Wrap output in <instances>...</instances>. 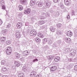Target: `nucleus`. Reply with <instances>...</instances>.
Returning <instances> with one entry per match:
<instances>
[{
    "label": "nucleus",
    "instance_id": "1",
    "mask_svg": "<svg viewBox=\"0 0 77 77\" xmlns=\"http://www.w3.org/2000/svg\"><path fill=\"white\" fill-rule=\"evenodd\" d=\"M12 51V49L10 47H8L7 48L6 50V53L8 55L9 54H11V52Z\"/></svg>",
    "mask_w": 77,
    "mask_h": 77
},
{
    "label": "nucleus",
    "instance_id": "2",
    "mask_svg": "<svg viewBox=\"0 0 77 77\" xmlns=\"http://www.w3.org/2000/svg\"><path fill=\"white\" fill-rule=\"evenodd\" d=\"M50 29V30L52 31V32H54L56 31V28L55 26H51Z\"/></svg>",
    "mask_w": 77,
    "mask_h": 77
},
{
    "label": "nucleus",
    "instance_id": "3",
    "mask_svg": "<svg viewBox=\"0 0 77 77\" xmlns=\"http://www.w3.org/2000/svg\"><path fill=\"white\" fill-rule=\"evenodd\" d=\"M45 3L46 8H49L50 6V5H51L50 3L47 1L45 2Z\"/></svg>",
    "mask_w": 77,
    "mask_h": 77
},
{
    "label": "nucleus",
    "instance_id": "4",
    "mask_svg": "<svg viewBox=\"0 0 77 77\" xmlns=\"http://www.w3.org/2000/svg\"><path fill=\"white\" fill-rule=\"evenodd\" d=\"M30 36H33L36 35V32L35 31H31L30 33Z\"/></svg>",
    "mask_w": 77,
    "mask_h": 77
},
{
    "label": "nucleus",
    "instance_id": "5",
    "mask_svg": "<svg viewBox=\"0 0 77 77\" xmlns=\"http://www.w3.org/2000/svg\"><path fill=\"white\" fill-rule=\"evenodd\" d=\"M30 9L29 8H28L27 10H24V13L25 14H30Z\"/></svg>",
    "mask_w": 77,
    "mask_h": 77
},
{
    "label": "nucleus",
    "instance_id": "6",
    "mask_svg": "<svg viewBox=\"0 0 77 77\" xmlns=\"http://www.w3.org/2000/svg\"><path fill=\"white\" fill-rule=\"evenodd\" d=\"M64 2L66 5H69L71 4L69 0H64Z\"/></svg>",
    "mask_w": 77,
    "mask_h": 77
},
{
    "label": "nucleus",
    "instance_id": "7",
    "mask_svg": "<svg viewBox=\"0 0 77 77\" xmlns=\"http://www.w3.org/2000/svg\"><path fill=\"white\" fill-rule=\"evenodd\" d=\"M36 4L38 5L39 7H41L43 5L42 3L39 2V1L37 2Z\"/></svg>",
    "mask_w": 77,
    "mask_h": 77
},
{
    "label": "nucleus",
    "instance_id": "8",
    "mask_svg": "<svg viewBox=\"0 0 77 77\" xmlns=\"http://www.w3.org/2000/svg\"><path fill=\"white\" fill-rule=\"evenodd\" d=\"M56 69H57V67L56 66H54L52 67L51 69V71L54 72L55 71V70H56Z\"/></svg>",
    "mask_w": 77,
    "mask_h": 77
},
{
    "label": "nucleus",
    "instance_id": "9",
    "mask_svg": "<svg viewBox=\"0 0 77 77\" xmlns=\"http://www.w3.org/2000/svg\"><path fill=\"white\" fill-rule=\"evenodd\" d=\"M23 24H22V23H18L17 24V27L18 29H20L21 28V27L22 26H23Z\"/></svg>",
    "mask_w": 77,
    "mask_h": 77
},
{
    "label": "nucleus",
    "instance_id": "10",
    "mask_svg": "<svg viewBox=\"0 0 77 77\" xmlns=\"http://www.w3.org/2000/svg\"><path fill=\"white\" fill-rule=\"evenodd\" d=\"M14 54L16 58H20V54L18 53L17 52H15L14 53Z\"/></svg>",
    "mask_w": 77,
    "mask_h": 77
},
{
    "label": "nucleus",
    "instance_id": "11",
    "mask_svg": "<svg viewBox=\"0 0 77 77\" xmlns=\"http://www.w3.org/2000/svg\"><path fill=\"white\" fill-rule=\"evenodd\" d=\"M35 4V0H32L30 2V6H33Z\"/></svg>",
    "mask_w": 77,
    "mask_h": 77
},
{
    "label": "nucleus",
    "instance_id": "12",
    "mask_svg": "<svg viewBox=\"0 0 77 77\" xmlns=\"http://www.w3.org/2000/svg\"><path fill=\"white\" fill-rule=\"evenodd\" d=\"M66 35L67 36L71 37V36H72V34L71 33V31H69L67 32Z\"/></svg>",
    "mask_w": 77,
    "mask_h": 77
},
{
    "label": "nucleus",
    "instance_id": "13",
    "mask_svg": "<svg viewBox=\"0 0 77 77\" xmlns=\"http://www.w3.org/2000/svg\"><path fill=\"white\" fill-rule=\"evenodd\" d=\"M16 35L17 38H20V32L18 31L16 32Z\"/></svg>",
    "mask_w": 77,
    "mask_h": 77
},
{
    "label": "nucleus",
    "instance_id": "14",
    "mask_svg": "<svg viewBox=\"0 0 77 77\" xmlns=\"http://www.w3.org/2000/svg\"><path fill=\"white\" fill-rule=\"evenodd\" d=\"M14 64L15 65V66L16 67H18V66H20V64L19 63V62L15 61L14 62Z\"/></svg>",
    "mask_w": 77,
    "mask_h": 77
},
{
    "label": "nucleus",
    "instance_id": "15",
    "mask_svg": "<svg viewBox=\"0 0 77 77\" xmlns=\"http://www.w3.org/2000/svg\"><path fill=\"white\" fill-rule=\"evenodd\" d=\"M36 75V72L33 71L31 73L30 75V76L31 77H34Z\"/></svg>",
    "mask_w": 77,
    "mask_h": 77
},
{
    "label": "nucleus",
    "instance_id": "16",
    "mask_svg": "<svg viewBox=\"0 0 77 77\" xmlns=\"http://www.w3.org/2000/svg\"><path fill=\"white\" fill-rule=\"evenodd\" d=\"M57 34L58 35H61L63 34V31H57Z\"/></svg>",
    "mask_w": 77,
    "mask_h": 77
},
{
    "label": "nucleus",
    "instance_id": "17",
    "mask_svg": "<svg viewBox=\"0 0 77 77\" xmlns=\"http://www.w3.org/2000/svg\"><path fill=\"white\" fill-rule=\"evenodd\" d=\"M0 39L1 42H5L6 41V38L5 37H2L0 38Z\"/></svg>",
    "mask_w": 77,
    "mask_h": 77
},
{
    "label": "nucleus",
    "instance_id": "18",
    "mask_svg": "<svg viewBox=\"0 0 77 77\" xmlns=\"http://www.w3.org/2000/svg\"><path fill=\"white\" fill-rule=\"evenodd\" d=\"M18 75V77H23L24 76V74L22 72L19 73Z\"/></svg>",
    "mask_w": 77,
    "mask_h": 77
},
{
    "label": "nucleus",
    "instance_id": "19",
    "mask_svg": "<svg viewBox=\"0 0 77 77\" xmlns=\"http://www.w3.org/2000/svg\"><path fill=\"white\" fill-rule=\"evenodd\" d=\"M65 41L66 42H69L71 41V39L69 38H65Z\"/></svg>",
    "mask_w": 77,
    "mask_h": 77
},
{
    "label": "nucleus",
    "instance_id": "20",
    "mask_svg": "<svg viewBox=\"0 0 77 77\" xmlns=\"http://www.w3.org/2000/svg\"><path fill=\"white\" fill-rule=\"evenodd\" d=\"M38 36L39 38H43L44 37V36L43 34H42L41 33H38Z\"/></svg>",
    "mask_w": 77,
    "mask_h": 77
},
{
    "label": "nucleus",
    "instance_id": "21",
    "mask_svg": "<svg viewBox=\"0 0 77 77\" xmlns=\"http://www.w3.org/2000/svg\"><path fill=\"white\" fill-rule=\"evenodd\" d=\"M47 42V39L46 38H45L43 40L42 43L43 44H45Z\"/></svg>",
    "mask_w": 77,
    "mask_h": 77
},
{
    "label": "nucleus",
    "instance_id": "22",
    "mask_svg": "<svg viewBox=\"0 0 77 77\" xmlns=\"http://www.w3.org/2000/svg\"><path fill=\"white\" fill-rule=\"evenodd\" d=\"M45 22L43 20L39 21L38 24H39V25H42V24H43Z\"/></svg>",
    "mask_w": 77,
    "mask_h": 77
},
{
    "label": "nucleus",
    "instance_id": "23",
    "mask_svg": "<svg viewBox=\"0 0 77 77\" xmlns=\"http://www.w3.org/2000/svg\"><path fill=\"white\" fill-rule=\"evenodd\" d=\"M5 4V1L3 0H1L0 2V6H2L4 5Z\"/></svg>",
    "mask_w": 77,
    "mask_h": 77
},
{
    "label": "nucleus",
    "instance_id": "24",
    "mask_svg": "<svg viewBox=\"0 0 77 77\" xmlns=\"http://www.w3.org/2000/svg\"><path fill=\"white\" fill-rule=\"evenodd\" d=\"M54 60L55 62H58V61L60 60V57H56L54 58Z\"/></svg>",
    "mask_w": 77,
    "mask_h": 77
},
{
    "label": "nucleus",
    "instance_id": "25",
    "mask_svg": "<svg viewBox=\"0 0 77 77\" xmlns=\"http://www.w3.org/2000/svg\"><path fill=\"white\" fill-rule=\"evenodd\" d=\"M26 2V0H20V3L22 5L24 4V3Z\"/></svg>",
    "mask_w": 77,
    "mask_h": 77
},
{
    "label": "nucleus",
    "instance_id": "26",
    "mask_svg": "<svg viewBox=\"0 0 77 77\" xmlns=\"http://www.w3.org/2000/svg\"><path fill=\"white\" fill-rule=\"evenodd\" d=\"M18 8H19V9L20 11H22V9H23V7L21 5H20L18 6Z\"/></svg>",
    "mask_w": 77,
    "mask_h": 77
},
{
    "label": "nucleus",
    "instance_id": "27",
    "mask_svg": "<svg viewBox=\"0 0 77 77\" xmlns=\"http://www.w3.org/2000/svg\"><path fill=\"white\" fill-rule=\"evenodd\" d=\"M65 51L66 52H67L68 53V52H69V51H70V48H66L65 50Z\"/></svg>",
    "mask_w": 77,
    "mask_h": 77
},
{
    "label": "nucleus",
    "instance_id": "28",
    "mask_svg": "<svg viewBox=\"0 0 77 77\" xmlns=\"http://www.w3.org/2000/svg\"><path fill=\"white\" fill-rule=\"evenodd\" d=\"M6 43L7 45H10V44H11V42L10 41L8 40L7 41H6Z\"/></svg>",
    "mask_w": 77,
    "mask_h": 77
},
{
    "label": "nucleus",
    "instance_id": "29",
    "mask_svg": "<svg viewBox=\"0 0 77 77\" xmlns=\"http://www.w3.org/2000/svg\"><path fill=\"white\" fill-rule=\"evenodd\" d=\"M60 7L61 9H64V5H63V4H60Z\"/></svg>",
    "mask_w": 77,
    "mask_h": 77
},
{
    "label": "nucleus",
    "instance_id": "30",
    "mask_svg": "<svg viewBox=\"0 0 77 77\" xmlns=\"http://www.w3.org/2000/svg\"><path fill=\"white\" fill-rule=\"evenodd\" d=\"M75 51V50L72 49L71 50H70V53H76Z\"/></svg>",
    "mask_w": 77,
    "mask_h": 77
},
{
    "label": "nucleus",
    "instance_id": "31",
    "mask_svg": "<svg viewBox=\"0 0 77 77\" xmlns=\"http://www.w3.org/2000/svg\"><path fill=\"white\" fill-rule=\"evenodd\" d=\"M41 41V39H39V38H37L35 39V41L37 42H40Z\"/></svg>",
    "mask_w": 77,
    "mask_h": 77
},
{
    "label": "nucleus",
    "instance_id": "32",
    "mask_svg": "<svg viewBox=\"0 0 77 77\" xmlns=\"http://www.w3.org/2000/svg\"><path fill=\"white\" fill-rule=\"evenodd\" d=\"M48 58L49 60H51L53 59V57L51 56H48Z\"/></svg>",
    "mask_w": 77,
    "mask_h": 77
},
{
    "label": "nucleus",
    "instance_id": "33",
    "mask_svg": "<svg viewBox=\"0 0 77 77\" xmlns=\"http://www.w3.org/2000/svg\"><path fill=\"white\" fill-rule=\"evenodd\" d=\"M2 71H4V72H5V71H7V68L5 67H3L2 69Z\"/></svg>",
    "mask_w": 77,
    "mask_h": 77
},
{
    "label": "nucleus",
    "instance_id": "34",
    "mask_svg": "<svg viewBox=\"0 0 77 77\" xmlns=\"http://www.w3.org/2000/svg\"><path fill=\"white\" fill-rule=\"evenodd\" d=\"M75 55V52H74L73 53H71V56H72V57H74Z\"/></svg>",
    "mask_w": 77,
    "mask_h": 77
},
{
    "label": "nucleus",
    "instance_id": "35",
    "mask_svg": "<svg viewBox=\"0 0 77 77\" xmlns=\"http://www.w3.org/2000/svg\"><path fill=\"white\" fill-rule=\"evenodd\" d=\"M24 53L25 55H28L29 54V52L27 51H26L24 52Z\"/></svg>",
    "mask_w": 77,
    "mask_h": 77
},
{
    "label": "nucleus",
    "instance_id": "36",
    "mask_svg": "<svg viewBox=\"0 0 77 77\" xmlns=\"http://www.w3.org/2000/svg\"><path fill=\"white\" fill-rule=\"evenodd\" d=\"M6 63V61L5 60H2L1 62V64L2 65H4Z\"/></svg>",
    "mask_w": 77,
    "mask_h": 77
},
{
    "label": "nucleus",
    "instance_id": "37",
    "mask_svg": "<svg viewBox=\"0 0 77 77\" xmlns=\"http://www.w3.org/2000/svg\"><path fill=\"white\" fill-rule=\"evenodd\" d=\"M59 15V13L58 11L56 12L55 16V17H58Z\"/></svg>",
    "mask_w": 77,
    "mask_h": 77
},
{
    "label": "nucleus",
    "instance_id": "38",
    "mask_svg": "<svg viewBox=\"0 0 77 77\" xmlns=\"http://www.w3.org/2000/svg\"><path fill=\"white\" fill-rule=\"evenodd\" d=\"M26 68H27V66H26L25 68L24 67L23 68V70L24 72H26V71H27V69H26Z\"/></svg>",
    "mask_w": 77,
    "mask_h": 77
},
{
    "label": "nucleus",
    "instance_id": "39",
    "mask_svg": "<svg viewBox=\"0 0 77 77\" xmlns=\"http://www.w3.org/2000/svg\"><path fill=\"white\" fill-rule=\"evenodd\" d=\"M50 16V14L48 13V12L47 13H45V17H49Z\"/></svg>",
    "mask_w": 77,
    "mask_h": 77
},
{
    "label": "nucleus",
    "instance_id": "40",
    "mask_svg": "<svg viewBox=\"0 0 77 77\" xmlns=\"http://www.w3.org/2000/svg\"><path fill=\"white\" fill-rule=\"evenodd\" d=\"M61 23H58V24H57V26L58 27H61Z\"/></svg>",
    "mask_w": 77,
    "mask_h": 77
},
{
    "label": "nucleus",
    "instance_id": "41",
    "mask_svg": "<svg viewBox=\"0 0 77 77\" xmlns=\"http://www.w3.org/2000/svg\"><path fill=\"white\" fill-rule=\"evenodd\" d=\"M44 48H45L46 49H49V48L48 45H46L44 46Z\"/></svg>",
    "mask_w": 77,
    "mask_h": 77
},
{
    "label": "nucleus",
    "instance_id": "42",
    "mask_svg": "<svg viewBox=\"0 0 77 77\" xmlns=\"http://www.w3.org/2000/svg\"><path fill=\"white\" fill-rule=\"evenodd\" d=\"M2 9L4 10H5V9H6V7L5 6V5H3L2 6Z\"/></svg>",
    "mask_w": 77,
    "mask_h": 77
},
{
    "label": "nucleus",
    "instance_id": "43",
    "mask_svg": "<svg viewBox=\"0 0 77 77\" xmlns=\"http://www.w3.org/2000/svg\"><path fill=\"white\" fill-rule=\"evenodd\" d=\"M38 60L37 59H35L33 61V62H38Z\"/></svg>",
    "mask_w": 77,
    "mask_h": 77
},
{
    "label": "nucleus",
    "instance_id": "44",
    "mask_svg": "<svg viewBox=\"0 0 77 77\" xmlns=\"http://www.w3.org/2000/svg\"><path fill=\"white\" fill-rule=\"evenodd\" d=\"M75 12L74 11H72V15H75Z\"/></svg>",
    "mask_w": 77,
    "mask_h": 77
},
{
    "label": "nucleus",
    "instance_id": "45",
    "mask_svg": "<svg viewBox=\"0 0 77 77\" xmlns=\"http://www.w3.org/2000/svg\"><path fill=\"white\" fill-rule=\"evenodd\" d=\"M11 27V24H8L7 25V28H9Z\"/></svg>",
    "mask_w": 77,
    "mask_h": 77
},
{
    "label": "nucleus",
    "instance_id": "46",
    "mask_svg": "<svg viewBox=\"0 0 77 77\" xmlns=\"http://www.w3.org/2000/svg\"><path fill=\"white\" fill-rule=\"evenodd\" d=\"M2 23L3 21H2V19H0V25H2Z\"/></svg>",
    "mask_w": 77,
    "mask_h": 77
},
{
    "label": "nucleus",
    "instance_id": "47",
    "mask_svg": "<svg viewBox=\"0 0 77 77\" xmlns=\"http://www.w3.org/2000/svg\"><path fill=\"white\" fill-rule=\"evenodd\" d=\"M52 42H52V41L50 40L49 41L48 44H52Z\"/></svg>",
    "mask_w": 77,
    "mask_h": 77
},
{
    "label": "nucleus",
    "instance_id": "48",
    "mask_svg": "<svg viewBox=\"0 0 77 77\" xmlns=\"http://www.w3.org/2000/svg\"><path fill=\"white\" fill-rule=\"evenodd\" d=\"M66 17L67 20H69V18H70V16L69 15H68V16H67Z\"/></svg>",
    "mask_w": 77,
    "mask_h": 77
},
{
    "label": "nucleus",
    "instance_id": "49",
    "mask_svg": "<svg viewBox=\"0 0 77 77\" xmlns=\"http://www.w3.org/2000/svg\"><path fill=\"white\" fill-rule=\"evenodd\" d=\"M15 66L14 65L12 66V68H13V69H15L16 68H15Z\"/></svg>",
    "mask_w": 77,
    "mask_h": 77
},
{
    "label": "nucleus",
    "instance_id": "50",
    "mask_svg": "<svg viewBox=\"0 0 77 77\" xmlns=\"http://www.w3.org/2000/svg\"><path fill=\"white\" fill-rule=\"evenodd\" d=\"M21 60L22 61H24L25 60V58H22Z\"/></svg>",
    "mask_w": 77,
    "mask_h": 77
},
{
    "label": "nucleus",
    "instance_id": "51",
    "mask_svg": "<svg viewBox=\"0 0 77 77\" xmlns=\"http://www.w3.org/2000/svg\"><path fill=\"white\" fill-rule=\"evenodd\" d=\"M18 15L20 17H21L22 15V13H19L18 14Z\"/></svg>",
    "mask_w": 77,
    "mask_h": 77
},
{
    "label": "nucleus",
    "instance_id": "52",
    "mask_svg": "<svg viewBox=\"0 0 77 77\" xmlns=\"http://www.w3.org/2000/svg\"><path fill=\"white\" fill-rule=\"evenodd\" d=\"M69 65L70 66V68H71L73 66V64H70Z\"/></svg>",
    "mask_w": 77,
    "mask_h": 77
},
{
    "label": "nucleus",
    "instance_id": "53",
    "mask_svg": "<svg viewBox=\"0 0 77 77\" xmlns=\"http://www.w3.org/2000/svg\"><path fill=\"white\" fill-rule=\"evenodd\" d=\"M68 69H69V68H71V67H70V66H69V65H68L67 67H66Z\"/></svg>",
    "mask_w": 77,
    "mask_h": 77
},
{
    "label": "nucleus",
    "instance_id": "54",
    "mask_svg": "<svg viewBox=\"0 0 77 77\" xmlns=\"http://www.w3.org/2000/svg\"><path fill=\"white\" fill-rule=\"evenodd\" d=\"M50 12H51V13H53V11L52 9H51L50 10Z\"/></svg>",
    "mask_w": 77,
    "mask_h": 77
},
{
    "label": "nucleus",
    "instance_id": "55",
    "mask_svg": "<svg viewBox=\"0 0 77 77\" xmlns=\"http://www.w3.org/2000/svg\"><path fill=\"white\" fill-rule=\"evenodd\" d=\"M59 0H54V3H57L58 2Z\"/></svg>",
    "mask_w": 77,
    "mask_h": 77
},
{
    "label": "nucleus",
    "instance_id": "56",
    "mask_svg": "<svg viewBox=\"0 0 77 77\" xmlns=\"http://www.w3.org/2000/svg\"><path fill=\"white\" fill-rule=\"evenodd\" d=\"M44 18H45V17H40V19H41V20H43Z\"/></svg>",
    "mask_w": 77,
    "mask_h": 77
},
{
    "label": "nucleus",
    "instance_id": "57",
    "mask_svg": "<svg viewBox=\"0 0 77 77\" xmlns=\"http://www.w3.org/2000/svg\"><path fill=\"white\" fill-rule=\"evenodd\" d=\"M61 40H59L58 41V43L59 44H60V43H61Z\"/></svg>",
    "mask_w": 77,
    "mask_h": 77
},
{
    "label": "nucleus",
    "instance_id": "58",
    "mask_svg": "<svg viewBox=\"0 0 77 77\" xmlns=\"http://www.w3.org/2000/svg\"><path fill=\"white\" fill-rule=\"evenodd\" d=\"M2 33L4 34H5L6 33V31L5 30H3L2 31Z\"/></svg>",
    "mask_w": 77,
    "mask_h": 77
},
{
    "label": "nucleus",
    "instance_id": "59",
    "mask_svg": "<svg viewBox=\"0 0 77 77\" xmlns=\"http://www.w3.org/2000/svg\"><path fill=\"white\" fill-rule=\"evenodd\" d=\"M56 44H54L53 45V46L54 47H54H56Z\"/></svg>",
    "mask_w": 77,
    "mask_h": 77
},
{
    "label": "nucleus",
    "instance_id": "60",
    "mask_svg": "<svg viewBox=\"0 0 77 77\" xmlns=\"http://www.w3.org/2000/svg\"><path fill=\"white\" fill-rule=\"evenodd\" d=\"M42 15H45V13L44 12L42 13Z\"/></svg>",
    "mask_w": 77,
    "mask_h": 77
},
{
    "label": "nucleus",
    "instance_id": "61",
    "mask_svg": "<svg viewBox=\"0 0 77 77\" xmlns=\"http://www.w3.org/2000/svg\"><path fill=\"white\" fill-rule=\"evenodd\" d=\"M41 28L42 29H44V28H45V26H42L41 27Z\"/></svg>",
    "mask_w": 77,
    "mask_h": 77
},
{
    "label": "nucleus",
    "instance_id": "62",
    "mask_svg": "<svg viewBox=\"0 0 77 77\" xmlns=\"http://www.w3.org/2000/svg\"><path fill=\"white\" fill-rule=\"evenodd\" d=\"M36 77H41V75H37L36 76Z\"/></svg>",
    "mask_w": 77,
    "mask_h": 77
},
{
    "label": "nucleus",
    "instance_id": "63",
    "mask_svg": "<svg viewBox=\"0 0 77 77\" xmlns=\"http://www.w3.org/2000/svg\"><path fill=\"white\" fill-rule=\"evenodd\" d=\"M74 70L75 71H77V68L74 67Z\"/></svg>",
    "mask_w": 77,
    "mask_h": 77
},
{
    "label": "nucleus",
    "instance_id": "64",
    "mask_svg": "<svg viewBox=\"0 0 77 77\" xmlns=\"http://www.w3.org/2000/svg\"><path fill=\"white\" fill-rule=\"evenodd\" d=\"M2 77H7V76L5 75H4L2 76Z\"/></svg>",
    "mask_w": 77,
    "mask_h": 77
}]
</instances>
